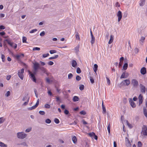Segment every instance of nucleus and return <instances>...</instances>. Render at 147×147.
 <instances>
[{
    "instance_id": "6",
    "label": "nucleus",
    "mask_w": 147,
    "mask_h": 147,
    "mask_svg": "<svg viewBox=\"0 0 147 147\" xmlns=\"http://www.w3.org/2000/svg\"><path fill=\"white\" fill-rule=\"evenodd\" d=\"M142 133L144 135H147V126L145 125H144L142 128Z\"/></svg>"
},
{
    "instance_id": "13",
    "label": "nucleus",
    "mask_w": 147,
    "mask_h": 147,
    "mask_svg": "<svg viewBox=\"0 0 147 147\" xmlns=\"http://www.w3.org/2000/svg\"><path fill=\"white\" fill-rule=\"evenodd\" d=\"M40 69L44 73L46 74L47 76L49 75L48 73L47 72V70L46 69L43 67H40Z\"/></svg>"
},
{
    "instance_id": "21",
    "label": "nucleus",
    "mask_w": 147,
    "mask_h": 147,
    "mask_svg": "<svg viewBox=\"0 0 147 147\" xmlns=\"http://www.w3.org/2000/svg\"><path fill=\"white\" fill-rule=\"evenodd\" d=\"M72 140L74 144H76L77 142V138L76 136H74L72 137Z\"/></svg>"
},
{
    "instance_id": "12",
    "label": "nucleus",
    "mask_w": 147,
    "mask_h": 147,
    "mask_svg": "<svg viewBox=\"0 0 147 147\" xmlns=\"http://www.w3.org/2000/svg\"><path fill=\"white\" fill-rule=\"evenodd\" d=\"M129 102L131 106L133 108H134L136 107V105L133 100L131 98L129 99Z\"/></svg>"
},
{
    "instance_id": "58",
    "label": "nucleus",
    "mask_w": 147,
    "mask_h": 147,
    "mask_svg": "<svg viewBox=\"0 0 147 147\" xmlns=\"http://www.w3.org/2000/svg\"><path fill=\"white\" fill-rule=\"evenodd\" d=\"M48 64L49 65H52L54 63L53 61H49L48 62Z\"/></svg>"
},
{
    "instance_id": "32",
    "label": "nucleus",
    "mask_w": 147,
    "mask_h": 147,
    "mask_svg": "<svg viewBox=\"0 0 147 147\" xmlns=\"http://www.w3.org/2000/svg\"><path fill=\"white\" fill-rule=\"evenodd\" d=\"M84 86L83 85H80L79 87V89L80 90H82L84 89Z\"/></svg>"
},
{
    "instance_id": "54",
    "label": "nucleus",
    "mask_w": 147,
    "mask_h": 147,
    "mask_svg": "<svg viewBox=\"0 0 147 147\" xmlns=\"http://www.w3.org/2000/svg\"><path fill=\"white\" fill-rule=\"evenodd\" d=\"M88 134L90 137H92L94 136V135H95V133L94 132H92L89 133Z\"/></svg>"
},
{
    "instance_id": "18",
    "label": "nucleus",
    "mask_w": 147,
    "mask_h": 147,
    "mask_svg": "<svg viewBox=\"0 0 147 147\" xmlns=\"http://www.w3.org/2000/svg\"><path fill=\"white\" fill-rule=\"evenodd\" d=\"M77 65V62L75 60H73L72 61L71 65L73 67H75Z\"/></svg>"
},
{
    "instance_id": "23",
    "label": "nucleus",
    "mask_w": 147,
    "mask_h": 147,
    "mask_svg": "<svg viewBox=\"0 0 147 147\" xmlns=\"http://www.w3.org/2000/svg\"><path fill=\"white\" fill-rule=\"evenodd\" d=\"M143 110L144 115L146 117H147V109L144 107L143 108Z\"/></svg>"
},
{
    "instance_id": "4",
    "label": "nucleus",
    "mask_w": 147,
    "mask_h": 147,
    "mask_svg": "<svg viewBox=\"0 0 147 147\" xmlns=\"http://www.w3.org/2000/svg\"><path fill=\"white\" fill-rule=\"evenodd\" d=\"M33 68L34 69V71H37L38 69H40V67H41L40 66L39 63L36 62H35L34 63H33Z\"/></svg>"
},
{
    "instance_id": "9",
    "label": "nucleus",
    "mask_w": 147,
    "mask_h": 147,
    "mask_svg": "<svg viewBox=\"0 0 147 147\" xmlns=\"http://www.w3.org/2000/svg\"><path fill=\"white\" fill-rule=\"evenodd\" d=\"M140 90L141 92L144 94L146 92V88L142 84H140Z\"/></svg>"
},
{
    "instance_id": "62",
    "label": "nucleus",
    "mask_w": 147,
    "mask_h": 147,
    "mask_svg": "<svg viewBox=\"0 0 147 147\" xmlns=\"http://www.w3.org/2000/svg\"><path fill=\"white\" fill-rule=\"evenodd\" d=\"M125 145L127 147H131V144L130 143H126Z\"/></svg>"
},
{
    "instance_id": "10",
    "label": "nucleus",
    "mask_w": 147,
    "mask_h": 147,
    "mask_svg": "<svg viewBox=\"0 0 147 147\" xmlns=\"http://www.w3.org/2000/svg\"><path fill=\"white\" fill-rule=\"evenodd\" d=\"M39 99H38L37 100V102H36V104L35 105H34V106H32L31 107L29 108H28V109L29 110H32V109H35L38 106V105L39 104Z\"/></svg>"
},
{
    "instance_id": "61",
    "label": "nucleus",
    "mask_w": 147,
    "mask_h": 147,
    "mask_svg": "<svg viewBox=\"0 0 147 147\" xmlns=\"http://www.w3.org/2000/svg\"><path fill=\"white\" fill-rule=\"evenodd\" d=\"M48 93L49 95L51 96L53 95L52 93L51 92V90H49L48 91Z\"/></svg>"
},
{
    "instance_id": "43",
    "label": "nucleus",
    "mask_w": 147,
    "mask_h": 147,
    "mask_svg": "<svg viewBox=\"0 0 147 147\" xmlns=\"http://www.w3.org/2000/svg\"><path fill=\"white\" fill-rule=\"evenodd\" d=\"M45 107L47 109H50L51 107V106L49 104H46L45 105Z\"/></svg>"
},
{
    "instance_id": "55",
    "label": "nucleus",
    "mask_w": 147,
    "mask_h": 147,
    "mask_svg": "<svg viewBox=\"0 0 147 147\" xmlns=\"http://www.w3.org/2000/svg\"><path fill=\"white\" fill-rule=\"evenodd\" d=\"M40 50V48L37 47H34L33 48V51H35V50L39 51Z\"/></svg>"
},
{
    "instance_id": "27",
    "label": "nucleus",
    "mask_w": 147,
    "mask_h": 147,
    "mask_svg": "<svg viewBox=\"0 0 147 147\" xmlns=\"http://www.w3.org/2000/svg\"><path fill=\"white\" fill-rule=\"evenodd\" d=\"M0 146L1 147H7V146L3 143L0 142Z\"/></svg>"
},
{
    "instance_id": "41",
    "label": "nucleus",
    "mask_w": 147,
    "mask_h": 147,
    "mask_svg": "<svg viewBox=\"0 0 147 147\" xmlns=\"http://www.w3.org/2000/svg\"><path fill=\"white\" fill-rule=\"evenodd\" d=\"M73 75L72 74H71V73L69 74L68 75V78L69 79H70L72 78V77H73Z\"/></svg>"
},
{
    "instance_id": "5",
    "label": "nucleus",
    "mask_w": 147,
    "mask_h": 147,
    "mask_svg": "<svg viewBox=\"0 0 147 147\" xmlns=\"http://www.w3.org/2000/svg\"><path fill=\"white\" fill-rule=\"evenodd\" d=\"M24 69L23 68L21 70V71H18V75L19 77L22 80H23L24 78V76L23 73H24Z\"/></svg>"
},
{
    "instance_id": "46",
    "label": "nucleus",
    "mask_w": 147,
    "mask_h": 147,
    "mask_svg": "<svg viewBox=\"0 0 147 147\" xmlns=\"http://www.w3.org/2000/svg\"><path fill=\"white\" fill-rule=\"evenodd\" d=\"M102 109L103 112L102 113L103 114H105L106 112V109L105 106H103L102 107Z\"/></svg>"
},
{
    "instance_id": "17",
    "label": "nucleus",
    "mask_w": 147,
    "mask_h": 147,
    "mask_svg": "<svg viewBox=\"0 0 147 147\" xmlns=\"http://www.w3.org/2000/svg\"><path fill=\"white\" fill-rule=\"evenodd\" d=\"M24 56V55L23 54H20V55H17L15 56V57L16 59L18 60H19L20 59V58L21 57H23Z\"/></svg>"
},
{
    "instance_id": "15",
    "label": "nucleus",
    "mask_w": 147,
    "mask_h": 147,
    "mask_svg": "<svg viewBox=\"0 0 147 147\" xmlns=\"http://www.w3.org/2000/svg\"><path fill=\"white\" fill-rule=\"evenodd\" d=\"M30 97L28 96V94H25L24 96L23 97L22 100L23 101H25L26 100H29Z\"/></svg>"
},
{
    "instance_id": "28",
    "label": "nucleus",
    "mask_w": 147,
    "mask_h": 147,
    "mask_svg": "<svg viewBox=\"0 0 147 147\" xmlns=\"http://www.w3.org/2000/svg\"><path fill=\"white\" fill-rule=\"evenodd\" d=\"M145 39V37L144 36H142L141 38L140 39V43H143L144 40Z\"/></svg>"
},
{
    "instance_id": "24",
    "label": "nucleus",
    "mask_w": 147,
    "mask_h": 147,
    "mask_svg": "<svg viewBox=\"0 0 147 147\" xmlns=\"http://www.w3.org/2000/svg\"><path fill=\"white\" fill-rule=\"evenodd\" d=\"M128 67V64L127 63H124L123 66V69L125 70L127 69Z\"/></svg>"
},
{
    "instance_id": "25",
    "label": "nucleus",
    "mask_w": 147,
    "mask_h": 147,
    "mask_svg": "<svg viewBox=\"0 0 147 147\" xmlns=\"http://www.w3.org/2000/svg\"><path fill=\"white\" fill-rule=\"evenodd\" d=\"M5 41L7 42L8 44H9L11 47H13V43L11 42L9 40L7 39H6L5 40Z\"/></svg>"
},
{
    "instance_id": "42",
    "label": "nucleus",
    "mask_w": 147,
    "mask_h": 147,
    "mask_svg": "<svg viewBox=\"0 0 147 147\" xmlns=\"http://www.w3.org/2000/svg\"><path fill=\"white\" fill-rule=\"evenodd\" d=\"M54 122L56 124H58L59 123V119L56 118L54 119Z\"/></svg>"
},
{
    "instance_id": "19",
    "label": "nucleus",
    "mask_w": 147,
    "mask_h": 147,
    "mask_svg": "<svg viewBox=\"0 0 147 147\" xmlns=\"http://www.w3.org/2000/svg\"><path fill=\"white\" fill-rule=\"evenodd\" d=\"M79 98L78 96H74L73 99V100L74 102H76L79 100Z\"/></svg>"
},
{
    "instance_id": "14",
    "label": "nucleus",
    "mask_w": 147,
    "mask_h": 147,
    "mask_svg": "<svg viewBox=\"0 0 147 147\" xmlns=\"http://www.w3.org/2000/svg\"><path fill=\"white\" fill-rule=\"evenodd\" d=\"M138 98L139 100V105H140L141 104H142V103L143 100V96L141 94H140L139 97Z\"/></svg>"
},
{
    "instance_id": "1",
    "label": "nucleus",
    "mask_w": 147,
    "mask_h": 147,
    "mask_svg": "<svg viewBox=\"0 0 147 147\" xmlns=\"http://www.w3.org/2000/svg\"><path fill=\"white\" fill-rule=\"evenodd\" d=\"M37 72V71H34L33 73H32L30 71H28L29 74L30 75V78L35 83L36 82V79L35 76V75L36 74Z\"/></svg>"
},
{
    "instance_id": "63",
    "label": "nucleus",
    "mask_w": 147,
    "mask_h": 147,
    "mask_svg": "<svg viewBox=\"0 0 147 147\" xmlns=\"http://www.w3.org/2000/svg\"><path fill=\"white\" fill-rule=\"evenodd\" d=\"M31 128H30V129L28 128V129H26V130L25 132H29L30 131H31Z\"/></svg>"
},
{
    "instance_id": "33",
    "label": "nucleus",
    "mask_w": 147,
    "mask_h": 147,
    "mask_svg": "<svg viewBox=\"0 0 147 147\" xmlns=\"http://www.w3.org/2000/svg\"><path fill=\"white\" fill-rule=\"evenodd\" d=\"M81 70L80 68L79 67H78L77 68V70H76L77 73L78 74H79L80 73H81Z\"/></svg>"
},
{
    "instance_id": "48",
    "label": "nucleus",
    "mask_w": 147,
    "mask_h": 147,
    "mask_svg": "<svg viewBox=\"0 0 147 147\" xmlns=\"http://www.w3.org/2000/svg\"><path fill=\"white\" fill-rule=\"evenodd\" d=\"M107 129L108 130V131L109 133V134L110 133V124L109 123L108 127H107Z\"/></svg>"
},
{
    "instance_id": "60",
    "label": "nucleus",
    "mask_w": 147,
    "mask_h": 147,
    "mask_svg": "<svg viewBox=\"0 0 147 147\" xmlns=\"http://www.w3.org/2000/svg\"><path fill=\"white\" fill-rule=\"evenodd\" d=\"M49 55V54L47 53V54H43L42 55V57H43L45 58V57H47V56H48Z\"/></svg>"
},
{
    "instance_id": "64",
    "label": "nucleus",
    "mask_w": 147,
    "mask_h": 147,
    "mask_svg": "<svg viewBox=\"0 0 147 147\" xmlns=\"http://www.w3.org/2000/svg\"><path fill=\"white\" fill-rule=\"evenodd\" d=\"M5 29V27L4 26L0 25V29L1 30H3Z\"/></svg>"
},
{
    "instance_id": "57",
    "label": "nucleus",
    "mask_w": 147,
    "mask_h": 147,
    "mask_svg": "<svg viewBox=\"0 0 147 147\" xmlns=\"http://www.w3.org/2000/svg\"><path fill=\"white\" fill-rule=\"evenodd\" d=\"M90 77V81L91 83L92 84L94 83V80L93 78L91 77Z\"/></svg>"
},
{
    "instance_id": "11",
    "label": "nucleus",
    "mask_w": 147,
    "mask_h": 147,
    "mask_svg": "<svg viewBox=\"0 0 147 147\" xmlns=\"http://www.w3.org/2000/svg\"><path fill=\"white\" fill-rule=\"evenodd\" d=\"M117 16L118 17V22H119L120 21L122 17V13L120 11H119L117 13Z\"/></svg>"
},
{
    "instance_id": "8",
    "label": "nucleus",
    "mask_w": 147,
    "mask_h": 147,
    "mask_svg": "<svg viewBox=\"0 0 147 147\" xmlns=\"http://www.w3.org/2000/svg\"><path fill=\"white\" fill-rule=\"evenodd\" d=\"M130 81L129 79H126L122 81L121 84L123 85H126L127 86H128L130 84Z\"/></svg>"
},
{
    "instance_id": "34",
    "label": "nucleus",
    "mask_w": 147,
    "mask_h": 147,
    "mask_svg": "<svg viewBox=\"0 0 147 147\" xmlns=\"http://www.w3.org/2000/svg\"><path fill=\"white\" fill-rule=\"evenodd\" d=\"M76 80L77 81H79L81 79V77L78 75L76 76Z\"/></svg>"
},
{
    "instance_id": "47",
    "label": "nucleus",
    "mask_w": 147,
    "mask_h": 147,
    "mask_svg": "<svg viewBox=\"0 0 147 147\" xmlns=\"http://www.w3.org/2000/svg\"><path fill=\"white\" fill-rule=\"evenodd\" d=\"M126 122L127 123V125L130 128H131L132 127V125L130 124L127 121H126Z\"/></svg>"
},
{
    "instance_id": "26",
    "label": "nucleus",
    "mask_w": 147,
    "mask_h": 147,
    "mask_svg": "<svg viewBox=\"0 0 147 147\" xmlns=\"http://www.w3.org/2000/svg\"><path fill=\"white\" fill-rule=\"evenodd\" d=\"M145 1L143 0H140V6H142L145 4Z\"/></svg>"
},
{
    "instance_id": "51",
    "label": "nucleus",
    "mask_w": 147,
    "mask_h": 147,
    "mask_svg": "<svg viewBox=\"0 0 147 147\" xmlns=\"http://www.w3.org/2000/svg\"><path fill=\"white\" fill-rule=\"evenodd\" d=\"M5 120L3 119V117L0 118V124L3 123Z\"/></svg>"
},
{
    "instance_id": "59",
    "label": "nucleus",
    "mask_w": 147,
    "mask_h": 147,
    "mask_svg": "<svg viewBox=\"0 0 147 147\" xmlns=\"http://www.w3.org/2000/svg\"><path fill=\"white\" fill-rule=\"evenodd\" d=\"M45 34V33L44 31H42V32H41L40 34V35L41 36H43Z\"/></svg>"
},
{
    "instance_id": "56",
    "label": "nucleus",
    "mask_w": 147,
    "mask_h": 147,
    "mask_svg": "<svg viewBox=\"0 0 147 147\" xmlns=\"http://www.w3.org/2000/svg\"><path fill=\"white\" fill-rule=\"evenodd\" d=\"M80 114L83 115H85L86 114V112L84 111H80Z\"/></svg>"
},
{
    "instance_id": "3",
    "label": "nucleus",
    "mask_w": 147,
    "mask_h": 147,
    "mask_svg": "<svg viewBox=\"0 0 147 147\" xmlns=\"http://www.w3.org/2000/svg\"><path fill=\"white\" fill-rule=\"evenodd\" d=\"M131 84L133 86V87L136 88L139 85V83L136 80L132 79L131 81Z\"/></svg>"
},
{
    "instance_id": "7",
    "label": "nucleus",
    "mask_w": 147,
    "mask_h": 147,
    "mask_svg": "<svg viewBox=\"0 0 147 147\" xmlns=\"http://www.w3.org/2000/svg\"><path fill=\"white\" fill-rule=\"evenodd\" d=\"M129 76V74L126 71H124L121 75L120 79L126 78Z\"/></svg>"
},
{
    "instance_id": "22",
    "label": "nucleus",
    "mask_w": 147,
    "mask_h": 147,
    "mask_svg": "<svg viewBox=\"0 0 147 147\" xmlns=\"http://www.w3.org/2000/svg\"><path fill=\"white\" fill-rule=\"evenodd\" d=\"M98 66L97 64H95L94 65V68H93V70L94 72L95 73H96V71H97L98 69Z\"/></svg>"
},
{
    "instance_id": "31",
    "label": "nucleus",
    "mask_w": 147,
    "mask_h": 147,
    "mask_svg": "<svg viewBox=\"0 0 147 147\" xmlns=\"http://www.w3.org/2000/svg\"><path fill=\"white\" fill-rule=\"evenodd\" d=\"M76 39H77L78 40H80V37H79V35L78 33V32H76Z\"/></svg>"
},
{
    "instance_id": "30",
    "label": "nucleus",
    "mask_w": 147,
    "mask_h": 147,
    "mask_svg": "<svg viewBox=\"0 0 147 147\" xmlns=\"http://www.w3.org/2000/svg\"><path fill=\"white\" fill-rule=\"evenodd\" d=\"M59 56L58 55H55L54 57H50L49 58V59L50 60L54 59L56 58H57Z\"/></svg>"
},
{
    "instance_id": "29",
    "label": "nucleus",
    "mask_w": 147,
    "mask_h": 147,
    "mask_svg": "<svg viewBox=\"0 0 147 147\" xmlns=\"http://www.w3.org/2000/svg\"><path fill=\"white\" fill-rule=\"evenodd\" d=\"M18 145H22L24 146H28V145L25 142H22L20 144H18Z\"/></svg>"
},
{
    "instance_id": "50",
    "label": "nucleus",
    "mask_w": 147,
    "mask_h": 147,
    "mask_svg": "<svg viewBox=\"0 0 147 147\" xmlns=\"http://www.w3.org/2000/svg\"><path fill=\"white\" fill-rule=\"evenodd\" d=\"M142 144L141 142L139 141L138 142V147H141L142 146Z\"/></svg>"
},
{
    "instance_id": "38",
    "label": "nucleus",
    "mask_w": 147,
    "mask_h": 147,
    "mask_svg": "<svg viewBox=\"0 0 147 147\" xmlns=\"http://www.w3.org/2000/svg\"><path fill=\"white\" fill-rule=\"evenodd\" d=\"M49 52L51 54H53L56 53L57 51L55 50H51Z\"/></svg>"
},
{
    "instance_id": "52",
    "label": "nucleus",
    "mask_w": 147,
    "mask_h": 147,
    "mask_svg": "<svg viewBox=\"0 0 147 147\" xmlns=\"http://www.w3.org/2000/svg\"><path fill=\"white\" fill-rule=\"evenodd\" d=\"M37 31V29H33V30L30 31L29 32L30 33H34V32H35Z\"/></svg>"
},
{
    "instance_id": "45",
    "label": "nucleus",
    "mask_w": 147,
    "mask_h": 147,
    "mask_svg": "<svg viewBox=\"0 0 147 147\" xmlns=\"http://www.w3.org/2000/svg\"><path fill=\"white\" fill-rule=\"evenodd\" d=\"M79 46H78L76 47L75 48L74 50L76 52L79 51Z\"/></svg>"
},
{
    "instance_id": "20",
    "label": "nucleus",
    "mask_w": 147,
    "mask_h": 147,
    "mask_svg": "<svg viewBox=\"0 0 147 147\" xmlns=\"http://www.w3.org/2000/svg\"><path fill=\"white\" fill-rule=\"evenodd\" d=\"M113 35H111L110 39L108 42L109 44H110L112 42L113 40Z\"/></svg>"
},
{
    "instance_id": "49",
    "label": "nucleus",
    "mask_w": 147,
    "mask_h": 147,
    "mask_svg": "<svg viewBox=\"0 0 147 147\" xmlns=\"http://www.w3.org/2000/svg\"><path fill=\"white\" fill-rule=\"evenodd\" d=\"M10 92L9 91H8L5 94V96L6 97H8L10 95Z\"/></svg>"
},
{
    "instance_id": "44",
    "label": "nucleus",
    "mask_w": 147,
    "mask_h": 147,
    "mask_svg": "<svg viewBox=\"0 0 147 147\" xmlns=\"http://www.w3.org/2000/svg\"><path fill=\"white\" fill-rule=\"evenodd\" d=\"M39 113L42 115H44L45 114V112L43 111H39Z\"/></svg>"
},
{
    "instance_id": "53",
    "label": "nucleus",
    "mask_w": 147,
    "mask_h": 147,
    "mask_svg": "<svg viewBox=\"0 0 147 147\" xmlns=\"http://www.w3.org/2000/svg\"><path fill=\"white\" fill-rule=\"evenodd\" d=\"M107 80V83L108 85H110L111 84V82L109 79L107 78V77H106Z\"/></svg>"
},
{
    "instance_id": "16",
    "label": "nucleus",
    "mask_w": 147,
    "mask_h": 147,
    "mask_svg": "<svg viewBox=\"0 0 147 147\" xmlns=\"http://www.w3.org/2000/svg\"><path fill=\"white\" fill-rule=\"evenodd\" d=\"M140 72L142 74H145L146 72V68L145 67H143L141 69Z\"/></svg>"
},
{
    "instance_id": "36",
    "label": "nucleus",
    "mask_w": 147,
    "mask_h": 147,
    "mask_svg": "<svg viewBox=\"0 0 147 147\" xmlns=\"http://www.w3.org/2000/svg\"><path fill=\"white\" fill-rule=\"evenodd\" d=\"M27 38L25 36H23L22 38V42L23 43L26 42Z\"/></svg>"
},
{
    "instance_id": "39",
    "label": "nucleus",
    "mask_w": 147,
    "mask_h": 147,
    "mask_svg": "<svg viewBox=\"0 0 147 147\" xmlns=\"http://www.w3.org/2000/svg\"><path fill=\"white\" fill-rule=\"evenodd\" d=\"M1 58L2 59V61L3 62H4L5 61V56L3 54L1 55Z\"/></svg>"
},
{
    "instance_id": "37",
    "label": "nucleus",
    "mask_w": 147,
    "mask_h": 147,
    "mask_svg": "<svg viewBox=\"0 0 147 147\" xmlns=\"http://www.w3.org/2000/svg\"><path fill=\"white\" fill-rule=\"evenodd\" d=\"M91 42L92 44H93L94 42L95 41V38L93 37H91Z\"/></svg>"
},
{
    "instance_id": "2",
    "label": "nucleus",
    "mask_w": 147,
    "mask_h": 147,
    "mask_svg": "<svg viewBox=\"0 0 147 147\" xmlns=\"http://www.w3.org/2000/svg\"><path fill=\"white\" fill-rule=\"evenodd\" d=\"M27 136L26 134H25L24 132H19L17 133V137L19 139H23L26 138Z\"/></svg>"
},
{
    "instance_id": "40",
    "label": "nucleus",
    "mask_w": 147,
    "mask_h": 147,
    "mask_svg": "<svg viewBox=\"0 0 147 147\" xmlns=\"http://www.w3.org/2000/svg\"><path fill=\"white\" fill-rule=\"evenodd\" d=\"M51 121L49 119H47L45 120V122L47 123H51Z\"/></svg>"
},
{
    "instance_id": "35",
    "label": "nucleus",
    "mask_w": 147,
    "mask_h": 147,
    "mask_svg": "<svg viewBox=\"0 0 147 147\" xmlns=\"http://www.w3.org/2000/svg\"><path fill=\"white\" fill-rule=\"evenodd\" d=\"M64 113L66 115H70L69 111L66 109L64 110Z\"/></svg>"
}]
</instances>
